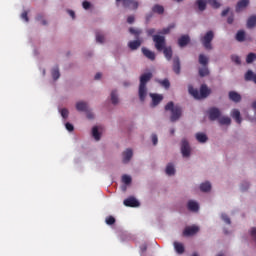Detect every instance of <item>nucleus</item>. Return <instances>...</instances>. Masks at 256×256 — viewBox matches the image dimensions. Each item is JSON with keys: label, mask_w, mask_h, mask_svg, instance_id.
I'll return each instance as SVG.
<instances>
[{"label": "nucleus", "mask_w": 256, "mask_h": 256, "mask_svg": "<svg viewBox=\"0 0 256 256\" xmlns=\"http://www.w3.org/2000/svg\"><path fill=\"white\" fill-rule=\"evenodd\" d=\"M188 92L194 99H207L211 95V89L207 87V84L201 85L200 92L190 85L188 86Z\"/></svg>", "instance_id": "f257e3e1"}, {"label": "nucleus", "mask_w": 256, "mask_h": 256, "mask_svg": "<svg viewBox=\"0 0 256 256\" xmlns=\"http://www.w3.org/2000/svg\"><path fill=\"white\" fill-rule=\"evenodd\" d=\"M152 77H153V74L151 72L143 74L140 77V85H139L140 101H145V97H147V83H149V81H151Z\"/></svg>", "instance_id": "f03ea898"}, {"label": "nucleus", "mask_w": 256, "mask_h": 256, "mask_svg": "<svg viewBox=\"0 0 256 256\" xmlns=\"http://www.w3.org/2000/svg\"><path fill=\"white\" fill-rule=\"evenodd\" d=\"M165 111H171L170 121L172 123H175V121H179L183 113V111L181 110V107L175 106L173 102H168L166 104Z\"/></svg>", "instance_id": "7ed1b4c3"}, {"label": "nucleus", "mask_w": 256, "mask_h": 256, "mask_svg": "<svg viewBox=\"0 0 256 256\" xmlns=\"http://www.w3.org/2000/svg\"><path fill=\"white\" fill-rule=\"evenodd\" d=\"M213 39H215V33H213V31L210 30L206 32V34L200 39V41L205 49L211 51V49H213V46L211 45Z\"/></svg>", "instance_id": "20e7f679"}, {"label": "nucleus", "mask_w": 256, "mask_h": 256, "mask_svg": "<svg viewBox=\"0 0 256 256\" xmlns=\"http://www.w3.org/2000/svg\"><path fill=\"white\" fill-rule=\"evenodd\" d=\"M153 41L155 43V48L157 49V51H163V49L167 45L165 41V36L153 35Z\"/></svg>", "instance_id": "39448f33"}, {"label": "nucleus", "mask_w": 256, "mask_h": 256, "mask_svg": "<svg viewBox=\"0 0 256 256\" xmlns=\"http://www.w3.org/2000/svg\"><path fill=\"white\" fill-rule=\"evenodd\" d=\"M181 153L183 157H190L191 155V146H189V142L186 139L182 140Z\"/></svg>", "instance_id": "423d86ee"}, {"label": "nucleus", "mask_w": 256, "mask_h": 256, "mask_svg": "<svg viewBox=\"0 0 256 256\" xmlns=\"http://www.w3.org/2000/svg\"><path fill=\"white\" fill-rule=\"evenodd\" d=\"M208 115L210 121H217V119L221 117V110H219V108L212 107L208 110Z\"/></svg>", "instance_id": "0eeeda50"}, {"label": "nucleus", "mask_w": 256, "mask_h": 256, "mask_svg": "<svg viewBox=\"0 0 256 256\" xmlns=\"http://www.w3.org/2000/svg\"><path fill=\"white\" fill-rule=\"evenodd\" d=\"M125 8L132 9L133 11L139 9V2L135 0H121Z\"/></svg>", "instance_id": "6e6552de"}, {"label": "nucleus", "mask_w": 256, "mask_h": 256, "mask_svg": "<svg viewBox=\"0 0 256 256\" xmlns=\"http://www.w3.org/2000/svg\"><path fill=\"white\" fill-rule=\"evenodd\" d=\"M197 233H199V227L197 226L186 227L183 231L184 237H191Z\"/></svg>", "instance_id": "1a4fd4ad"}, {"label": "nucleus", "mask_w": 256, "mask_h": 256, "mask_svg": "<svg viewBox=\"0 0 256 256\" xmlns=\"http://www.w3.org/2000/svg\"><path fill=\"white\" fill-rule=\"evenodd\" d=\"M172 69L176 75H179L181 73V60L179 59V56H175L173 58V66Z\"/></svg>", "instance_id": "9d476101"}, {"label": "nucleus", "mask_w": 256, "mask_h": 256, "mask_svg": "<svg viewBox=\"0 0 256 256\" xmlns=\"http://www.w3.org/2000/svg\"><path fill=\"white\" fill-rule=\"evenodd\" d=\"M123 204L125 207H139V200H136L135 197H129L124 200Z\"/></svg>", "instance_id": "9b49d317"}, {"label": "nucleus", "mask_w": 256, "mask_h": 256, "mask_svg": "<svg viewBox=\"0 0 256 256\" xmlns=\"http://www.w3.org/2000/svg\"><path fill=\"white\" fill-rule=\"evenodd\" d=\"M122 161L123 163H129L131 159L133 158V150L128 148L122 153Z\"/></svg>", "instance_id": "f8f14e48"}, {"label": "nucleus", "mask_w": 256, "mask_h": 256, "mask_svg": "<svg viewBox=\"0 0 256 256\" xmlns=\"http://www.w3.org/2000/svg\"><path fill=\"white\" fill-rule=\"evenodd\" d=\"M150 97L152 99V105L153 107H157V105H159V103H161L163 101V95L161 94H150Z\"/></svg>", "instance_id": "ddd939ff"}, {"label": "nucleus", "mask_w": 256, "mask_h": 256, "mask_svg": "<svg viewBox=\"0 0 256 256\" xmlns=\"http://www.w3.org/2000/svg\"><path fill=\"white\" fill-rule=\"evenodd\" d=\"M142 53L144 56H146L147 59L150 61H155V52L143 47L142 48Z\"/></svg>", "instance_id": "4468645a"}, {"label": "nucleus", "mask_w": 256, "mask_h": 256, "mask_svg": "<svg viewBox=\"0 0 256 256\" xmlns=\"http://www.w3.org/2000/svg\"><path fill=\"white\" fill-rule=\"evenodd\" d=\"M229 99H230V101H233L234 103H239V102H241V94H239L235 91H230Z\"/></svg>", "instance_id": "2eb2a0df"}, {"label": "nucleus", "mask_w": 256, "mask_h": 256, "mask_svg": "<svg viewBox=\"0 0 256 256\" xmlns=\"http://www.w3.org/2000/svg\"><path fill=\"white\" fill-rule=\"evenodd\" d=\"M174 249L176 251V253H178V255H183V253H185V246L183 245V243L180 242H174Z\"/></svg>", "instance_id": "dca6fc26"}, {"label": "nucleus", "mask_w": 256, "mask_h": 256, "mask_svg": "<svg viewBox=\"0 0 256 256\" xmlns=\"http://www.w3.org/2000/svg\"><path fill=\"white\" fill-rule=\"evenodd\" d=\"M162 51L167 61H171V59H173V49L171 48V46L163 48Z\"/></svg>", "instance_id": "f3484780"}, {"label": "nucleus", "mask_w": 256, "mask_h": 256, "mask_svg": "<svg viewBox=\"0 0 256 256\" xmlns=\"http://www.w3.org/2000/svg\"><path fill=\"white\" fill-rule=\"evenodd\" d=\"M231 117L233 119H235L236 123H238V125H241V112L237 109H233L231 112Z\"/></svg>", "instance_id": "a211bd4d"}, {"label": "nucleus", "mask_w": 256, "mask_h": 256, "mask_svg": "<svg viewBox=\"0 0 256 256\" xmlns=\"http://www.w3.org/2000/svg\"><path fill=\"white\" fill-rule=\"evenodd\" d=\"M249 5V0H240L236 5V13H240V11H243L245 7Z\"/></svg>", "instance_id": "6ab92c4d"}, {"label": "nucleus", "mask_w": 256, "mask_h": 256, "mask_svg": "<svg viewBox=\"0 0 256 256\" xmlns=\"http://www.w3.org/2000/svg\"><path fill=\"white\" fill-rule=\"evenodd\" d=\"M190 38L187 35H183L178 39V45L179 47H186V45H189Z\"/></svg>", "instance_id": "aec40b11"}, {"label": "nucleus", "mask_w": 256, "mask_h": 256, "mask_svg": "<svg viewBox=\"0 0 256 256\" xmlns=\"http://www.w3.org/2000/svg\"><path fill=\"white\" fill-rule=\"evenodd\" d=\"M128 47L131 49V51L139 49L141 47V40L130 41L128 43Z\"/></svg>", "instance_id": "412c9836"}, {"label": "nucleus", "mask_w": 256, "mask_h": 256, "mask_svg": "<svg viewBox=\"0 0 256 256\" xmlns=\"http://www.w3.org/2000/svg\"><path fill=\"white\" fill-rule=\"evenodd\" d=\"M245 81H253L256 84V74L253 71L248 70L245 74Z\"/></svg>", "instance_id": "4be33fe9"}, {"label": "nucleus", "mask_w": 256, "mask_h": 256, "mask_svg": "<svg viewBox=\"0 0 256 256\" xmlns=\"http://www.w3.org/2000/svg\"><path fill=\"white\" fill-rule=\"evenodd\" d=\"M189 211L197 212L199 211V204L193 200H190L187 205Z\"/></svg>", "instance_id": "5701e85b"}, {"label": "nucleus", "mask_w": 256, "mask_h": 256, "mask_svg": "<svg viewBox=\"0 0 256 256\" xmlns=\"http://www.w3.org/2000/svg\"><path fill=\"white\" fill-rule=\"evenodd\" d=\"M247 28L248 29H253V27L256 26V15H252L248 18L247 20Z\"/></svg>", "instance_id": "b1692460"}, {"label": "nucleus", "mask_w": 256, "mask_h": 256, "mask_svg": "<svg viewBox=\"0 0 256 256\" xmlns=\"http://www.w3.org/2000/svg\"><path fill=\"white\" fill-rule=\"evenodd\" d=\"M152 11L158 15H163V13H165V8L162 5L156 4L153 6Z\"/></svg>", "instance_id": "393cba45"}, {"label": "nucleus", "mask_w": 256, "mask_h": 256, "mask_svg": "<svg viewBox=\"0 0 256 256\" xmlns=\"http://www.w3.org/2000/svg\"><path fill=\"white\" fill-rule=\"evenodd\" d=\"M92 137H94L95 141L101 140V133H99V128L97 126L92 128Z\"/></svg>", "instance_id": "a878e982"}, {"label": "nucleus", "mask_w": 256, "mask_h": 256, "mask_svg": "<svg viewBox=\"0 0 256 256\" xmlns=\"http://www.w3.org/2000/svg\"><path fill=\"white\" fill-rule=\"evenodd\" d=\"M196 5L199 11H205V9H207V1L205 0H196Z\"/></svg>", "instance_id": "bb28decb"}, {"label": "nucleus", "mask_w": 256, "mask_h": 256, "mask_svg": "<svg viewBox=\"0 0 256 256\" xmlns=\"http://www.w3.org/2000/svg\"><path fill=\"white\" fill-rule=\"evenodd\" d=\"M200 190L203 193H208V191H211V183L210 182H204L200 185Z\"/></svg>", "instance_id": "cd10ccee"}, {"label": "nucleus", "mask_w": 256, "mask_h": 256, "mask_svg": "<svg viewBox=\"0 0 256 256\" xmlns=\"http://www.w3.org/2000/svg\"><path fill=\"white\" fill-rule=\"evenodd\" d=\"M199 63L203 67H207V65L209 64V58H207V56H205L203 54H200L199 55Z\"/></svg>", "instance_id": "c85d7f7f"}, {"label": "nucleus", "mask_w": 256, "mask_h": 256, "mask_svg": "<svg viewBox=\"0 0 256 256\" xmlns=\"http://www.w3.org/2000/svg\"><path fill=\"white\" fill-rule=\"evenodd\" d=\"M196 139L199 143H207V135L205 133H197Z\"/></svg>", "instance_id": "c756f323"}, {"label": "nucleus", "mask_w": 256, "mask_h": 256, "mask_svg": "<svg viewBox=\"0 0 256 256\" xmlns=\"http://www.w3.org/2000/svg\"><path fill=\"white\" fill-rule=\"evenodd\" d=\"M161 87H164V89H169L171 87V82H169V79L164 80H158L157 81Z\"/></svg>", "instance_id": "7c9ffc66"}, {"label": "nucleus", "mask_w": 256, "mask_h": 256, "mask_svg": "<svg viewBox=\"0 0 256 256\" xmlns=\"http://www.w3.org/2000/svg\"><path fill=\"white\" fill-rule=\"evenodd\" d=\"M111 101L113 105H117L119 103V97L117 96V90L111 92Z\"/></svg>", "instance_id": "2f4dec72"}, {"label": "nucleus", "mask_w": 256, "mask_h": 256, "mask_svg": "<svg viewBox=\"0 0 256 256\" xmlns=\"http://www.w3.org/2000/svg\"><path fill=\"white\" fill-rule=\"evenodd\" d=\"M77 111H87V103L85 102H78L76 103Z\"/></svg>", "instance_id": "473e14b6"}, {"label": "nucleus", "mask_w": 256, "mask_h": 256, "mask_svg": "<svg viewBox=\"0 0 256 256\" xmlns=\"http://www.w3.org/2000/svg\"><path fill=\"white\" fill-rule=\"evenodd\" d=\"M236 40H238L240 43H242V41H245V31L239 30L236 34Z\"/></svg>", "instance_id": "72a5a7b5"}, {"label": "nucleus", "mask_w": 256, "mask_h": 256, "mask_svg": "<svg viewBox=\"0 0 256 256\" xmlns=\"http://www.w3.org/2000/svg\"><path fill=\"white\" fill-rule=\"evenodd\" d=\"M171 29H175V24H171L169 25L167 28L162 29V31H160V35H168V33H171Z\"/></svg>", "instance_id": "f704fd0d"}, {"label": "nucleus", "mask_w": 256, "mask_h": 256, "mask_svg": "<svg viewBox=\"0 0 256 256\" xmlns=\"http://www.w3.org/2000/svg\"><path fill=\"white\" fill-rule=\"evenodd\" d=\"M199 75L200 77H207V75H209V68H207V66H203L202 68H200Z\"/></svg>", "instance_id": "c9c22d12"}, {"label": "nucleus", "mask_w": 256, "mask_h": 256, "mask_svg": "<svg viewBox=\"0 0 256 256\" xmlns=\"http://www.w3.org/2000/svg\"><path fill=\"white\" fill-rule=\"evenodd\" d=\"M52 77L54 79V81H57V79H59V77H61V74L59 73V67H55L52 69Z\"/></svg>", "instance_id": "e433bc0d"}, {"label": "nucleus", "mask_w": 256, "mask_h": 256, "mask_svg": "<svg viewBox=\"0 0 256 256\" xmlns=\"http://www.w3.org/2000/svg\"><path fill=\"white\" fill-rule=\"evenodd\" d=\"M219 123H220V125H229L231 123V118H229L227 116H223V117L219 118Z\"/></svg>", "instance_id": "4c0bfd02"}, {"label": "nucleus", "mask_w": 256, "mask_h": 256, "mask_svg": "<svg viewBox=\"0 0 256 256\" xmlns=\"http://www.w3.org/2000/svg\"><path fill=\"white\" fill-rule=\"evenodd\" d=\"M175 173V166H173L171 163H169L166 166V174L167 175H173Z\"/></svg>", "instance_id": "58836bf2"}, {"label": "nucleus", "mask_w": 256, "mask_h": 256, "mask_svg": "<svg viewBox=\"0 0 256 256\" xmlns=\"http://www.w3.org/2000/svg\"><path fill=\"white\" fill-rule=\"evenodd\" d=\"M129 32L131 33V35L135 36V39H139V35H141V30L139 29L130 28Z\"/></svg>", "instance_id": "ea45409f"}, {"label": "nucleus", "mask_w": 256, "mask_h": 256, "mask_svg": "<svg viewBox=\"0 0 256 256\" xmlns=\"http://www.w3.org/2000/svg\"><path fill=\"white\" fill-rule=\"evenodd\" d=\"M256 59V54L251 52L246 57V63H253V61Z\"/></svg>", "instance_id": "a19ab883"}, {"label": "nucleus", "mask_w": 256, "mask_h": 256, "mask_svg": "<svg viewBox=\"0 0 256 256\" xmlns=\"http://www.w3.org/2000/svg\"><path fill=\"white\" fill-rule=\"evenodd\" d=\"M208 3L213 9H219V7H221V3H219L217 0H209Z\"/></svg>", "instance_id": "79ce46f5"}, {"label": "nucleus", "mask_w": 256, "mask_h": 256, "mask_svg": "<svg viewBox=\"0 0 256 256\" xmlns=\"http://www.w3.org/2000/svg\"><path fill=\"white\" fill-rule=\"evenodd\" d=\"M97 43H105V36L99 32H96Z\"/></svg>", "instance_id": "37998d69"}, {"label": "nucleus", "mask_w": 256, "mask_h": 256, "mask_svg": "<svg viewBox=\"0 0 256 256\" xmlns=\"http://www.w3.org/2000/svg\"><path fill=\"white\" fill-rule=\"evenodd\" d=\"M122 182H123L125 185H131V176H129V175H123V176H122Z\"/></svg>", "instance_id": "c03bdc74"}, {"label": "nucleus", "mask_w": 256, "mask_h": 256, "mask_svg": "<svg viewBox=\"0 0 256 256\" xmlns=\"http://www.w3.org/2000/svg\"><path fill=\"white\" fill-rule=\"evenodd\" d=\"M106 225H115V217L108 216L105 220Z\"/></svg>", "instance_id": "a18cd8bd"}, {"label": "nucleus", "mask_w": 256, "mask_h": 256, "mask_svg": "<svg viewBox=\"0 0 256 256\" xmlns=\"http://www.w3.org/2000/svg\"><path fill=\"white\" fill-rule=\"evenodd\" d=\"M231 60L233 63H236V65H241V58L237 55H232Z\"/></svg>", "instance_id": "49530a36"}, {"label": "nucleus", "mask_w": 256, "mask_h": 256, "mask_svg": "<svg viewBox=\"0 0 256 256\" xmlns=\"http://www.w3.org/2000/svg\"><path fill=\"white\" fill-rule=\"evenodd\" d=\"M61 116L63 117V119H67V117H69V110H67L66 108H63L61 111Z\"/></svg>", "instance_id": "de8ad7c7"}, {"label": "nucleus", "mask_w": 256, "mask_h": 256, "mask_svg": "<svg viewBox=\"0 0 256 256\" xmlns=\"http://www.w3.org/2000/svg\"><path fill=\"white\" fill-rule=\"evenodd\" d=\"M82 7H83V9H85L86 11H87L88 9H91V2H89V1H87V0L83 1V2H82Z\"/></svg>", "instance_id": "09e8293b"}, {"label": "nucleus", "mask_w": 256, "mask_h": 256, "mask_svg": "<svg viewBox=\"0 0 256 256\" xmlns=\"http://www.w3.org/2000/svg\"><path fill=\"white\" fill-rule=\"evenodd\" d=\"M221 218L227 223V225H231V219L229 218V216H227V214H222Z\"/></svg>", "instance_id": "8fccbe9b"}, {"label": "nucleus", "mask_w": 256, "mask_h": 256, "mask_svg": "<svg viewBox=\"0 0 256 256\" xmlns=\"http://www.w3.org/2000/svg\"><path fill=\"white\" fill-rule=\"evenodd\" d=\"M240 189H241V191H247V189H249L248 182L242 183Z\"/></svg>", "instance_id": "3c124183"}, {"label": "nucleus", "mask_w": 256, "mask_h": 256, "mask_svg": "<svg viewBox=\"0 0 256 256\" xmlns=\"http://www.w3.org/2000/svg\"><path fill=\"white\" fill-rule=\"evenodd\" d=\"M65 127H66L67 131H74V129H75V127L73 126V124H71V123H69V122H67V123L65 124Z\"/></svg>", "instance_id": "603ef678"}, {"label": "nucleus", "mask_w": 256, "mask_h": 256, "mask_svg": "<svg viewBox=\"0 0 256 256\" xmlns=\"http://www.w3.org/2000/svg\"><path fill=\"white\" fill-rule=\"evenodd\" d=\"M21 18L24 19V21L29 22V16H28V13L27 11H24L22 14H21Z\"/></svg>", "instance_id": "864d4df0"}, {"label": "nucleus", "mask_w": 256, "mask_h": 256, "mask_svg": "<svg viewBox=\"0 0 256 256\" xmlns=\"http://www.w3.org/2000/svg\"><path fill=\"white\" fill-rule=\"evenodd\" d=\"M127 23H129L130 25L135 23V16H133V15L128 16Z\"/></svg>", "instance_id": "5fc2aeb1"}, {"label": "nucleus", "mask_w": 256, "mask_h": 256, "mask_svg": "<svg viewBox=\"0 0 256 256\" xmlns=\"http://www.w3.org/2000/svg\"><path fill=\"white\" fill-rule=\"evenodd\" d=\"M250 235L254 241H256V228H252L250 231Z\"/></svg>", "instance_id": "6e6d98bb"}, {"label": "nucleus", "mask_w": 256, "mask_h": 256, "mask_svg": "<svg viewBox=\"0 0 256 256\" xmlns=\"http://www.w3.org/2000/svg\"><path fill=\"white\" fill-rule=\"evenodd\" d=\"M159 139L157 138L156 134H152V143L153 145H157Z\"/></svg>", "instance_id": "4d7b16f0"}, {"label": "nucleus", "mask_w": 256, "mask_h": 256, "mask_svg": "<svg viewBox=\"0 0 256 256\" xmlns=\"http://www.w3.org/2000/svg\"><path fill=\"white\" fill-rule=\"evenodd\" d=\"M37 21H42V25H47V21L46 20H43V16L41 15H38L36 17Z\"/></svg>", "instance_id": "13d9d810"}, {"label": "nucleus", "mask_w": 256, "mask_h": 256, "mask_svg": "<svg viewBox=\"0 0 256 256\" xmlns=\"http://www.w3.org/2000/svg\"><path fill=\"white\" fill-rule=\"evenodd\" d=\"M154 33H155V28H150V29L147 30V35L149 37L153 36Z\"/></svg>", "instance_id": "bf43d9fd"}, {"label": "nucleus", "mask_w": 256, "mask_h": 256, "mask_svg": "<svg viewBox=\"0 0 256 256\" xmlns=\"http://www.w3.org/2000/svg\"><path fill=\"white\" fill-rule=\"evenodd\" d=\"M233 21H235V18H234L233 16H229V17L227 18V23H228L229 25H233Z\"/></svg>", "instance_id": "052dcab7"}, {"label": "nucleus", "mask_w": 256, "mask_h": 256, "mask_svg": "<svg viewBox=\"0 0 256 256\" xmlns=\"http://www.w3.org/2000/svg\"><path fill=\"white\" fill-rule=\"evenodd\" d=\"M101 77H102V74H101L100 72H98V73H96V75L94 76V79H95L96 81H99V79H101Z\"/></svg>", "instance_id": "680f3d73"}, {"label": "nucleus", "mask_w": 256, "mask_h": 256, "mask_svg": "<svg viewBox=\"0 0 256 256\" xmlns=\"http://www.w3.org/2000/svg\"><path fill=\"white\" fill-rule=\"evenodd\" d=\"M229 13V8H226L225 10L222 11L221 15L222 17L227 16V14Z\"/></svg>", "instance_id": "e2e57ef3"}, {"label": "nucleus", "mask_w": 256, "mask_h": 256, "mask_svg": "<svg viewBox=\"0 0 256 256\" xmlns=\"http://www.w3.org/2000/svg\"><path fill=\"white\" fill-rule=\"evenodd\" d=\"M68 14L70 17H72V19H75V12L73 10H68Z\"/></svg>", "instance_id": "0e129e2a"}, {"label": "nucleus", "mask_w": 256, "mask_h": 256, "mask_svg": "<svg viewBox=\"0 0 256 256\" xmlns=\"http://www.w3.org/2000/svg\"><path fill=\"white\" fill-rule=\"evenodd\" d=\"M141 251H142V252L147 251V245H143V246L141 247Z\"/></svg>", "instance_id": "69168bd1"}, {"label": "nucleus", "mask_w": 256, "mask_h": 256, "mask_svg": "<svg viewBox=\"0 0 256 256\" xmlns=\"http://www.w3.org/2000/svg\"><path fill=\"white\" fill-rule=\"evenodd\" d=\"M252 108L256 109V100L252 103Z\"/></svg>", "instance_id": "338daca9"}, {"label": "nucleus", "mask_w": 256, "mask_h": 256, "mask_svg": "<svg viewBox=\"0 0 256 256\" xmlns=\"http://www.w3.org/2000/svg\"><path fill=\"white\" fill-rule=\"evenodd\" d=\"M192 256H199V254H197V253H194V254H192Z\"/></svg>", "instance_id": "774afa93"}]
</instances>
